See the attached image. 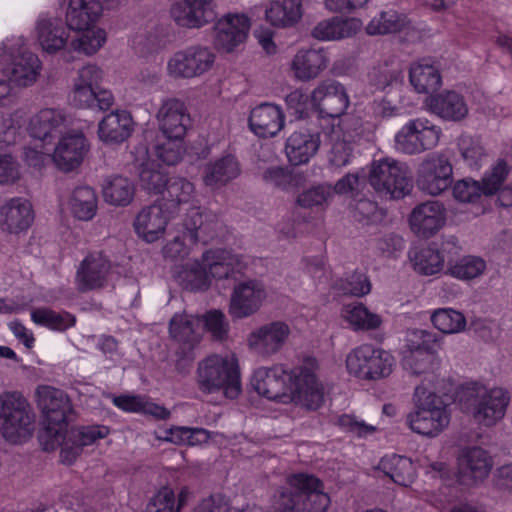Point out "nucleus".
Masks as SVG:
<instances>
[{"label": "nucleus", "mask_w": 512, "mask_h": 512, "mask_svg": "<svg viewBox=\"0 0 512 512\" xmlns=\"http://www.w3.org/2000/svg\"><path fill=\"white\" fill-rule=\"evenodd\" d=\"M215 62L210 48L196 45L174 53L167 62L168 74L176 79H190L208 72Z\"/></svg>", "instance_id": "nucleus-13"}, {"label": "nucleus", "mask_w": 512, "mask_h": 512, "mask_svg": "<svg viewBox=\"0 0 512 512\" xmlns=\"http://www.w3.org/2000/svg\"><path fill=\"white\" fill-rule=\"evenodd\" d=\"M452 175L448 157L442 153H431L418 166L416 184L422 192L437 196L450 187Z\"/></svg>", "instance_id": "nucleus-12"}, {"label": "nucleus", "mask_w": 512, "mask_h": 512, "mask_svg": "<svg viewBox=\"0 0 512 512\" xmlns=\"http://www.w3.org/2000/svg\"><path fill=\"white\" fill-rule=\"evenodd\" d=\"M318 368L314 358L290 371L287 403H295L308 410H317L324 402V386L316 375Z\"/></svg>", "instance_id": "nucleus-8"}, {"label": "nucleus", "mask_w": 512, "mask_h": 512, "mask_svg": "<svg viewBox=\"0 0 512 512\" xmlns=\"http://www.w3.org/2000/svg\"><path fill=\"white\" fill-rule=\"evenodd\" d=\"M102 192L107 203L114 206H126L134 197L135 185L127 177L114 175L106 178Z\"/></svg>", "instance_id": "nucleus-46"}, {"label": "nucleus", "mask_w": 512, "mask_h": 512, "mask_svg": "<svg viewBox=\"0 0 512 512\" xmlns=\"http://www.w3.org/2000/svg\"><path fill=\"white\" fill-rule=\"evenodd\" d=\"M370 81L381 90L400 83L403 79L402 70L398 65L384 63L374 68L369 75Z\"/></svg>", "instance_id": "nucleus-61"}, {"label": "nucleus", "mask_w": 512, "mask_h": 512, "mask_svg": "<svg viewBox=\"0 0 512 512\" xmlns=\"http://www.w3.org/2000/svg\"><path fill=\"white\" fill-rule=\"evenodd\" d=\"M288 376L290 371L285 370L281 365L270 368L260 367L255 370L251 385L259 395L287 404Z\"/></svg>", "instance_id": "nucleus-17"}, {"label": "nucleus", "mask_w": 512, "mask_h": 512, "mask_svg": "<svg viewBox=\"0 0 512 512\" xmlns=\"http://www.w3.org/2000/svg\"><path fill=\"white\" fill-rule=\"evenodd\" d=\"M266 20L273 26L288 27L302 17L301 0L271 1L265 11Z\"/></svg>", "instance_id": "nucleus-44"}, {"label": "nucleus", "mask_w": 512, "mask_h": 512, "mask_svg": "<svg viewBox=\"0 0 512 512\" xmlns=\"http://www.w3.org/2000/svg\"><path fill=\"white\" fill-rule=\"evenodd\" d=\"M197 384L205 393L222 391L235 399L242 391L240 372L234 356L210 355L198 363Z\"/></svg>", "instance_id": "nucleus-5"}, {"label": "nucleus", "mask_w": 512, "mask_h": 512, "mask_svg": "<svg viewBox=\"0 0 512 512\" xmlns=\"http://www.w3.org/2000/svg\"><path fill=\"white\" fill-rule=\"evenodd\" d=\"M178 282L187 290L204 291L210 286V278L204 262H188L176 274Z\"/></svg>", "instance_id": "nucleus-50"}, {"label": "nucleus", "mask_w": 512, "mask_h": 512, "mask_svg": "<svg viewBox=\"0 0 512 512\" xmlns=\"http://www.w3.org/2000/svg\"><path fill=\"white\" fill-rule=\"evenodd\" d=\"M457 145L464 163L478 170L486 159V152L480 141L469 135H461Z\"/></svg>", "instance_id": "nucleus-57"}, {"label": "nucleus", "mask_w": 512, "mask_h": 512, "mask_svg": "<svg viewBox=\"0 0 512 512\" xmlns=\"http://www.w3.org/2000/svg\"><path fill=\"white\" fill-rule=\"evenodd\" d=\"M431 321L435 328L445 334L459 333L466 326L464 315L452 308H440L433 312Z\"/></svg>", "instance_id": "nucleus-55"}, {"label": "nucleus", "mask_w": 512, "mask_h": 512, "mask_svg": "<svg viewBox=\"0 0 512 512\" xmlns=\"http://www.w3.org/2000/svg\"><path fill=\"white\" fill-rule=\"evenodd\" d=\"M250 21L244 14H228L215 26V46L224 52L233 51L247 38Z\"/></svg>", "instance_id": "nucleus-26"}, {"label": "nucleus", "mask_w": 512, "mask_h": 512, "mask_svg": "<svg viewBox=\"0 0 512 512\" xmlns=\"http://www.w3.org/2000/svg\"><path fill=\"white\" fill-rule=\"evenodd\" d=\"M446 222V208L437 200H429L413 208L409 217L412 231L419 237L429 238Z\"/></svg>", "instance_id": "nucleus-20"}, {"label": "nucleus", "mask_w": 512, "mask_h": 512, "mask_svg": "<svg viewBox=\"0 0 512 512\" xmlns=\"http://www.w3.org/2000/svg\"><path fill=\"white\" fill-rule=\"evenodd\" d=\"M134 122L129 112L116 110L107 114L98 124V137L108 145H118L132 134Z\"/></svg>", "instance_id": "nucleus-32"}, {"label": "nucleus", "mask_w": 512, "mask_h": 512, "mask_svg": "<svg viewBox=\"0 0 512 512\" xmlns=\"http://www.w3.org/2000/svg\"><path fill=\"white\" fill-rule=\"evenodd\" d=\"M157 119L163 137L172 139H183L191 123L185 104L174 98L163 101Z\"/></svg>", "instance_id": "nucleus-23"}, {"label": "nucleus", "mask_w": 512, "mask_h": 512, "mask_svg": "<svg viewBox=\"0 0 512 512\" xmlns=\"http://www.w3.org/2000/svg\"><path fill=\"white\" fill-rule=\"evenodd\" d=\"M409 80L418 93H431L441 86L439 69L431 58L413 63L409 70Z\"/></svg>", "instance_id": "nucleus-42"}, {"label": "nucleus", "mask_w": 512, "mask_h": 512, "mask_svg": "<svg viewBox=\"0 0 512 512\" xmlns=\"http://www.w3.org/2000/svg\"><path fill=\"white\" fill-rule=\"evenodd\" d=\"M165 188V203L163 205L167 209L190 204L196 197L194 184L183 177H170Z\"/></svg>", "instance_id": "nucleus-49"}, {"label": "nucleus", "mask_w": 512, "mask_h": 512, "mask_svg": "<svg viewBox=\"0 0 512 512\" xmlns=\"http://www.w3.org/2000/svg\"><path fill=\"white\" fill-rule=\"evenodd\" d=\"M90 150L83 132L68 131L61 135L52 152V162L63 172L78 168Z\"/></svg>", "instance_id": "nucleus-16"}, {"label": "nucleus", "mask_w": 512, "mask_h": 512, "mask_svg": "<svg viewBox=\"0 0 512 512\" xmlns=\"http://www.w3.org/2000/svg\"><path fill=\"white\" fill-rule=\"evenodd\" d=\"M32 321L54 331H65L76 323L74 315L68 312H56L47 307L35 308L30 313Z\"/></svg>", "instance_id": "nucleus-52"}, {"label": "nucleus", "mask_w": 512, "mask_h": 512, "mask_svg": "<svg viewBox=\"0 0 512 512\" xmlns=\"http://www.w3.org/2000/svg\"><path fill=\"white\" fill-rule=\"evenodd\" d=\"M324 49H300L293 57L290 69L295 79L307 82L317 78L328 66Z\"/></svg>", "instance_id": "nucleus-33"}, {"label": "nucleus", "mask_w": 512, "mask_h": 512, "mask_svg": "<svg viewBox=\"0 0 512 512\" xmlns=\"http://www.w3.org/2000/svg\"><path fill=\"white\" fill-rule=\"evenodd\" d=\"M241 173L238 160L231 154L209 161L203 170V183L211 189H219L236 179Z\"/></svg>", "instance_id": "nucleus-37"}, {"label": "nucleus", "mask_w": 512, "mask_h": 512, "mask_svg": "<svg viewBox=\"0 0 512 512\" xmlns=\"http://www.w3.org/2000/svg\"><path fill=\"white\" fill-rule=\"evenodd\" d=\"M67 122L68 115L63 109L45 107L29 118L26 130L33 139L50 144Z\"/></svg>", "instance_id": "nucleus-21"}, {"label": "nucleus", "mask_w": 512, "mask_h": 512, "mask_svg": "<svg viewBox=\"0 0 512 512\" xmlns=\"http://www.w3.org/2000/svg\"><path fill=\"white\" fill-rule=\"evenodd\" d=\"M320 144V133L317 129L300 127L287 138L285 152L291 164H306L316 155Z\"/></svg>", "instance_id": "nucleus-25"}, {"label": "nucleus", "mask_w": 512, "mask_h": 512, "mask_svg": "<svg viewBox=\"0 0 512 512\" xmlns=\"http://www.w3.org/2000/svg\"><path fill=\"white\" fill-rule=\"evenodd\" d=\"M408 347L411 351L437 355L442 346V337L435 332L415 329L408 334Z\"/></svg>", "instance_id": "nucleus-58"}, {"label": "nucleus", "mask_w": 512, "mask_h": 512, "mask_svg": "<svg viewBox=\"0 0 512 512\" xmlns=\"http://www.w3.org/2000/svg\"><path fill=\"white\" fill-rule=\"evenodd\" d=\"M268 297L264 283L246 279L236 283L230 295L229 314L234 319H244L257 313Z\"/></svg>", "instance_id": "nucleus-14"}, {"label": "nucleus", "mask_w": 512, "mask_h": 512, "mask_svg": "<svg viewBox=\"0 0 512 512\" xmlns=\"http://www.w3.org/2000/svg\"><path fill=\"white\" fill-rule=\"evenodd\" d=\"M134 154V165L138 169L141 187L151 193H161L169 179L166 172L159 164L149 159L145 146L135 148Z\"/></svg>", "instance_id": "nucleus-36"}, {"label": "nucleus", "mask_w": 512, "mask_h": 512, "mask_svg": "<svg viewBox=\"0 0 512 512\" xmlns=\"http://www.w3.org/2000/svg\"><path fill=\"white\" fill-rule=\"evenodd\" d=\"M366 32L372 36L402 33L403 39L408 42H416L422 37L420 29L406 15L393 9L374 16L367 24Z\"/></svg>", "instance_id": "nucleus-19"}, {"label": "nucleus", "mask_w": 512, "mask_h": 512, "mask_svg": "<svg viewBox=\"0 0 512 512\" xmlns=\"http://www.w3.org/2000/svg\"><path fill=\"white\" fill-rule=\"evenodd\" d=\"M66 4L65 22L69 29L88 28L103 16L101 0H63Z\"/></svg>", "instance_id": "nucleus-34"}, {"label": "nucleus", "mask_w": 512, "mask_h": 512, "mask_svg": "<svg viewBox=\"0 0 512 512\" xmlns=\"http://www.w3.org/2000/svg\"><path fill=\"white\" fill-rule=\"evenodd\" d=\"M169 217L167 207L162 204L145 207L136 216L135 231L146 242H155L164 234Z\"/></svg>", "instance_id": "nucleus-30"}, {"label": "nucleus", "mask_w": 512, "mask_h": 512, "mask_svg": "<svg viewBox=\"0 0 512 512\" xmlns=\"http://www.w3.org/2000/svg\"><path fill=\"white\" fill-rule=\"evenodd\" d=\"M394 357L387 351L369 344L352 350L346 358L349 373L365 380H377L391 374Z\"/></svg>", "instance_id": "nucleus-9"}, {"label": "nucleus", "mask_w": 512, "mask_h": 512, "mask_svg": "<svg viewBox=\"0 0 512 512\" xmlns=\"http://www.w3.org/2000/svg\"><path fill=\"white\" fill-rule=\"evenodd\" d=\"M208 431L203 428L175 427L169 431L167 440L178 445L194 446L206 442Z\"/></svg>", "instance_id": "nucleus-64"}, {"label": "nucleus", "mask_w": 512, "mask_h": 512, "mask_svg": "<svg viewBox=\"0 0 512 512\" xmlns=\"http://www.w3.org/2000/svg\"><path fill=\"white\" fill-rule=\"evenodd\" d=\"M169 335L184 351H191L202 339V320L185 311L175 313L169 321Z\"/></svg>", "instance_id": "nucleus-27"}, {"label": "nucleus", "mask_w": 512, "mask_h": 512, "mask_svg": "<svg viewBox=\"0 0 512 512\" xmlns=\"http://www.w3.org/2000/svg\"><path fill=\"white\" fill-rule=\"evenodd\" d=\"M34 220L32 205L22 197L7 200L0 208V227L8 233L27 230Z\"/></svg>", "instance_id": "nucleus-29"}, {"label": "nucleus", "mask_w": 512, "mask_h": 512, "mask_svg": "<svg viewBox=\"0 0 512 512\" xmlns=\"http://www.w3.org/2000/svg\"><path fill=\"white\" fill-rule=\"evenodd\" d=\"M171 16L182 27L198 28L212 21L215 12L213 8H205L199 2L184 0L172 6Z\"/></svg>", "instance_id": "nucleus-41"}, {"label": "nucleus", "mask_w": 512, "mask_h": 512, "mask_svg": "<svg viewBox=\"0 0 512 512\" xmlns=\"http://www.w3.org/2000/svg\"><path fill=\"white\" fill-rule=\"evenodd\" d=\"M42 63L28 50L23 36L7 37L0 43V70L18 87H30L38 79Z\"/></svg>", "instance_id": "nucleus-4"}, {"label": "nucleus", "mask_w": 512, "mask_h": 512, "mask_svg": "<svg viewBox=\"0 0 512 512\" xmlns=\"http://www.w3.org/2000/svg\"><path fill=\"white\" fill-rule=\"evenodd\" d=\"M441 134V128L427 118L411 119L395 134L394 146L404 154H420L436 147Z\"/></svg>", "instance_id": "nucleus-11"}, {"label": "nucleus", "mask_w": 512, "mask_h": 512, "mask_svg": "<svg viewBox=\"0 0 512 512\" xmlns=\"http://www.w3.org/2000/svg\"><path fill=\"white\" fill-rule=\"evenodd\" d=\"M220 223L216 215L202 212L199 207L188 209L182 220V233L188 238L189 243L195 244L199 240L207 241L216 236Z\"/></svg>", "instance_id": "nucleus-31"}, {"label": "nucleus", "mask_w": 512, "mask_h": 512, "mask_svg": "<svg viewBox=\"0 0 512 512\" xmlns=\"http://www.w3.org/2000/svg\"><path fill=\"white\" fill-rule=\"evenodd\" d=\"M72 30L80 33L78 37L70 41V47L74 51L93 55L106 43L107 33L98 26V23H93L88 28Z\"/></svg>", "instance_id": "nucleus-48"}, {"label": "nucleus", "mask_w": 512, "mask_h": 512, "mask_svg": "<svg viewBox=\"0 0 512 512\" xmlns=\"http://www.w3.org/2000/svg\"><path fill=\"white\" fill-rule=\"evenodd\" d=\"M367 182L378 196L389 200L402 199L412 189L406 164L388 157L371 163Z\"/></svg>", "instance_id": "nucleus-7"}, {"label": "nucleus", "mask_w": 512, "mask_h": 512, "mask_svg": "<svg viewBox=\"0 0 512 512\" xmlns=\"http://www.w3.org/2000/svg\"><path fill=\"white\" fill-rule=\"evenodd\" d=\"M35 414L24 396L17 392L0 394V433L11 443L29 438L34 430Z\"/></svg>", "instance_id": "nucleus-6"}, {"label": "nucleus", "mask_w": 512, "mask_h": 512, "mask_svg": "<svg viewBox=\"0 0 512 512\" xmlns=\"http://www.w3.org/2000/svg\"><path fill=\"white\" fill-rule=\"evenodd\" d=\"M342 317L355 331H370L380 328L382 317L369 310L363 303H350L343 307Z\"/></svg>", "instance_id": "nucleus-45"}, {"label": "nucleus", "mask_w": 512, "mask_h": 512, "mask_svg": "<svg viewBox=\"0 0 512 512\" xmlns=\"http://www.w3.org/2000/svg\"><path fill=\"white\" fill-rule=\"evenodd\" d=\"M493 465V457L483 447H463L457 456L458 481L467 486L481 483L489 476Z\"/></svg>", "instance_id": "nucleus-15"}, {"label": "nucleus", "mask_w": 512, "mask_h": 512, "mask_svg": "<svg viewBox=\"0 0 512 512\" xmlns=\"http://www.w3.org/2000/svg\"><path fill=\"white\" fill-rule=\"evenodd\" d=\"M36 37L41 48L48 53H55L68 42V32L61 19L48 14H40L35 25Z\"/></svg>", "instance_id": "nucleus-35"}, {"label": "nucleus", "mask_w": 512, "mask_h": 512, "mask_svg": "<svg viewBox=\"0 0 512 512\" xmlns=\"http://www.w3.org/2000/svg\"><path fill=\"white\" fill-rule=\"evenodd\" d=\"M430 111L445 121L459 122L468 115V106L462 95L444 91L429 99Z\"/></svg>", "instance_id": "nucleus-39"}, {"label": "nucleus", "mask_w": 512, "mask_h": 512, "mask_svg": "<svg viewBox=\"0 0 512 512\" xmlns=\"http://www.w3.org/2000/svg\"><path fill=\"white\" fill-rule=\"evenodd\" d=\"M414 411L407 415L410 429L422 436L434 438L450 423V411L442 396L429 390L423 384L414 392Z\"/></svg>", "instance_id": "nucleus-3"}, {"label": "nucleus", "mask_w": 512, "mask_h": 512, "mask_svg": "<svg viewBox=\"0 0 512 512\" xmlns=\"http://www.w3.org/2000/svg\"><path fill=\"white\" fill-rule=\"evenodd\" d=\"M26 111L18 108L10 114L0 115V144H14L25 123Z\"/></svg>", "instance_id": "nucleus-56"}, {"label": "nucleus", "mask_w": 512, "mask_h": 512, "mask_svg": "<svg viewBox=\"0 0 512 512\" xmlns=\"http://www.w3.org/2000/svg\"><path fill=\"white\" fill-rule=\"evenodd\" d=\"M288 488L274 496V512H326L330 497L323 483L313 475L299 473L288 478Z\"/></svg>", "instance_id": "nucleus-1"}, {"label": "nucleus", "mask_w": 512, "mask_h": 512, "mask_svg": "<svg viewBox=\"0 0 512 512\" xmlns=\"http://www.w3.org/2000/svg\"><path fill=\"white\" fill-rule=\"evenodd\" d=\"M36 395L45 417L46 432L54 434L59 442L62 431L74 418L71 401L64 391L47 385L39 386Z\"/></svg>", "instance_id": "nucleus-10"}, {"label": "nucleus", "mask_w": 512, "mask_h": 512, "mask_svg": "<svg viewBox=\"0 0 512 512\" xmlns=\"http://www.w3.org/2000/svg\"><path fill=\"white\" fill-rule=\"evenodd\" d=\"M378 468L394 483L405 487L411 485L416 477V469L411 459L396 454L382 457Z\"/></svg>", "instance_id": "nucleus-43"}, {"label": "nucleus", "mask_w": 512, "mask_h": 512, "mask_svg": "<svg viewBox=\"0 0 512 512\" xmlns=\"http://www.w3.org/2000/svg\"><path fill=\"white\" fill-rule=\"evenodd\" d=\"M290 335L289 326L282 321L264 324L253 330L247 339L249 348L261 357L278 353Z\"/></svg>", "instance_id": "nucleus-18"}, {"label": "nucleus", "mask_w": 512, "mask_h": 512, "mask_svg": "<svg viewBox=\"0 0 512 512\" xmlns=\"http://www.w3.org/2000/svg\"><path fill=\"white\" fill-rule=\"evenodd\" d=\"M285 125V115L280 106L262 103L254 107L249 115V127L258 137L276 136Z\"/></svg>", "instance_id": "nucleus-28"}, {"label": "nucleus", "mask_w": 512, "mask_h": 512, "mask_svg": "<svg viewBox=\"0 0 512 512\" xmlns=\"http://www.w3.org/2000/svg\"><path fill=\"white\" fill-rule=\"evenodd\" d=\"M351 136L343 134L341 126L333 127L330 135L331 148L328 152V164L333 169H341L350 164L353 157Z\"/></svg>", "instance_id": "nucleus-47"}, {"label": "nucleus", "mask_w": 512, "mask_h": 512, "mask_svg": "<svg viewBox=\"0 0 512 512\" xmlns=\"http://www.w3.org/2000/svg\"><path fill=\"white\" fill-rule=\"evenodd\" d=\"M486 269L485 261L478 256H465L450 265L451 276L460 280H471L481 276Z\"/></svg>", "instance_id": "nucleus-59"}, {"label": "nucleus", "mask_w": 512, "mask_h": 512, "mask_svg": "<svg viewBox=\"0 0 512 512\" xmlns=\"http://www.w3.org/2000/svg\"><path fill=\"white\" fill-rule=\"evenodd\" d=\"M444 263V256L432 247H426L414 256V268L421 274L432 275L439 272Z\"/></svg>", "instance_id": "nucleus-60"}, {"label": "nucleus", "mask_w": 512, "mask_h": 512, "mask_svg": "<svg viewBox=\"0 0 512 512\" xmlns=\"http://www.w3.org/2000/svg\"><path fill=\"white\" fill-rule=\"evenodd\" d=\"M459 401L478 424L491 427L505 416L510 395L501 387L467 383L459 392Z\"/></svg>", "instance_id": "nucleus-2"}, {"label": "nucleus", "mask_w": 512, "mask_h": 512, "mask_svg": "<svg viewBox=\"0 0 512 512\" xmlns=\"http://www.w3.org/2000/svg\"><path fill=\"white\" fill-rule=\"evenodd\" d=\"M313 105L329 117H339L349 106V97L344 86L334 80L321 82L312 92Z\"/></svg>", "instance_id": "nucleus-22"}, {"label": "nucleus", "mask_w": 512, "mask_h": 512, "mask_svg": "<svg viewBox=\"0 0 512 512\" xmlns=\"http://www.w3.org/2000/svg\"><path fill=\"white\" fill-rule=\"evenodd\" d=\"M360 27V21L355 18L334 16L318 22L311 35L320 41H337L354 36Z\"/></svg>", "instance_id": "nucleus-40"}, {"label": "nucleus", "mask_w": 512, "mask_h": 512, "mask_svg": "<svg viewBox=\"0 0 512 512\" xmlns=\"http://www.w3.org/2000/svg\"><path fill=\"white\" fill-rule=\"evenodd\" d=\"M334 195L335 190L332 188V185L323 183L310 187L300 193L297 197V203L303 208L324 209L329 205Z\"/></svg>", "instance_id": "nucleus-54"}, {"label": "nucleus", "mask_w": 512, "mask_h": 512, "mask_svg": "<svg viewBox=\"0 0 512 512\" xmlns=\"http://www.w3.org/2000/svg\"><path fill=\"white\" fill-rule=\"evenodd\" d=\"M202 261L207 268L209 278L217 280L234 277L242 268L239 255L224 249H211L203 253Z\"/></svg>", "instance_id": "nucleus-38"}, {"label": "nucleus", "mask_w": 512, "mask_h": 512, "mask_svg": "<svg viewBox=\"0 0 512 512\" xmlns=\"http://www.w3.org/2000/svg\"><path fill=\"white\" fill-rule=\"evenodd\" d=\"M70 209L79 220L92 219L97 210V198L94 190L89 186L77 187L70 199Z\"/></svg>", "instance_id": "nucleus-53"}, {"label": "nucleus", "mask_w": 512, "mask_h": 512, "mask_svg": "<svg viewBox=\"0 0 512 512\" xmlns=\"http://www.w3.org/2000/svg\"><path fill=\"white\" fill-rule=\"evenodd\" d=\"M181 505L182 498L177 503L173 490L163 487L149 500L145 512H179Z\"/></svg>", "instance_id": "nucleus-63"}, {"label": "nucleus", "mask_w": 512, "mask_h": 512, "mask_svg": "<svg viewBox=\"0 0 512 512\" xmlns=\"http://www.w3.org/2000/svg\"><path fill=\"white\" fill-rule=\"evenodd\" d=\"M440 360L437 355L427 352L411 351L403 359V367L416 376L424 375L431 380L439 369Z\"/></svg>", "instance_id": "nucleus-51"}, {"label": "nucleus", "mask_w": 512, "mask_h": 512, "mask_svg": "<svg viewBox=\"0 0 512 512\" xmlns=\"http://www.w3.org/2000/svg\"><path fill=\"white\" fill-rule=\"evenodd\" d=\"M111 262L101 252L87 255L79 265L76 282L80 291L103 287L111 273Z\"/></svg>", "instance_id": "nucleus-24"}, {"label": "nucleus", "mask_w": 512, "mask_h": 512, "mask_svg": "<svg viewBox=\"0 0 512 512\" xmlns=\"http://www.w3.org/2000/svg\"><path fill=\"white\" fill-rule=\"evenodd\" d=\"M202 320L207 332L214 340L223 341L228 337L230 325L225 314L220 310L208 311Z\"/></svg>", "instance_id": "nucleus-62"}]
</instances>
